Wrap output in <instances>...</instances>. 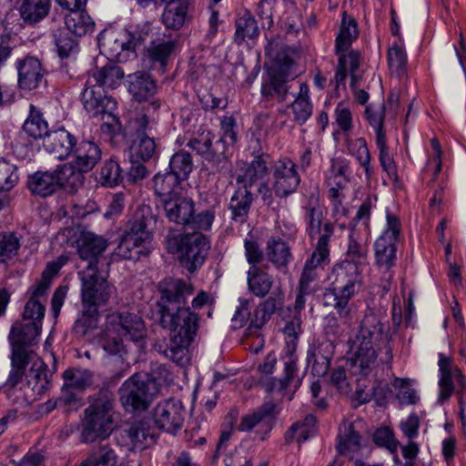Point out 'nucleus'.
<instances>
[{
	"mask_svg": "<svg viewBox=\"0 0 466 466\" xmlns=\"http://www.w3.org/2000/svg\"><path fill=\"white\" fill-rule=\"evenodd\" d=\"M42 324L29 320L15 322L10 331L11 370L5 383L9 392H21L23 401L30 404L48 390L52 374L47 366L30 347L34 345Z\"/></svg>",
	"mask_w": 466,
	"mask_h": 466,
	"instance_id": "f257e3e1",
	"label": "nucleus"
},
{
	"mask_svg": "<svg viewBox=\"0 0 466 466\" xmlns=\"http://www.w3.org/2000/svg\"><path fill=\"white\" fill-rule=\"evenodd\" d=\"M116 66L108 63L88 78L81 94L83 106L93 116H101L100 130L113 140L116 126L115 89Z\"/></svg>",
	"mask_w": 466,
	"mask_h": 466,
	"instance_id": "f03ea898",
	"label": "nucleus"
},
{
	"mask_svg": "<svg viewBox=\"0 0 466 466\" xmlns=\"http://www.w3.org/2000/svg\"><path fill=\"white\" fill-rule=\"evenodd\" d=\"M389 341V334L379 317L373 313H366L353 340L352 365L366 376L378 366L379 353L383 354L380 359L381 363H390L393 355Z\"/></svg>",
	"mask_w": 466,
	"mask_h": 466,
	"instance_id": "7ed1b4c3",
	"label": "nucleus"
},
{
	"mask_svg": "<svg viewBox=\"0 0 466 466\" xmlns=\"http://www.w3.org/2000/svg\"><path fill=\"white\" fill-rule=\"evenodd\" d=\"M116 385L114 378L104 381L94 403L85 410L81 431L83 442L105 440L113 432Z\"/></svg>",
	"mask_w": 466,
	"mask_h": 466,
	"instance_id": "20e7f679",
	"label": "nucleus"
},
{
	"mask_svg": "<svg viewBox=\"0 0 466 466\" xmlns=\"http://www.w3.org/2000/svg\"><path fill=\"white\" fill-rule=\"evenodd\" d=\"M331 287L323 294V306L333 308L342 319H350L353 299L363 286L362 269L352 264H335L332 268Z\"/></svg>",
	"mask_w": 466,
	"mask_h": 466,
	"instance_id": "39448f33",
	"label": "nucleus"
},
{
	"mask_svg": "<svg viewBox=\"0 0 466 466\" xmlns=\"http://www.w3.org/2000/svg\"><path fill=\"white\" fill-rule=\"evenodd\" d=\"M174 317L168 325L163 322V314H159V324L170 332V343L165 354L171 360L184 365L187 358V348L193 341L198 330V315L189 307H183L170 312Z\"/></svg>",
	"mask_w": 466,
	"mask_h": 466,
	"instance_id": "423d86ee",
	"label": "nucleus"
},
{
	"mask_svg": "<svg viewBox=\"0 0 466 466\" xmlns=\"http://www.w3.org/2000/svg\"><path fill=\"white\" fill-rule=\"evenodd\" d=\"M165 215L170 222L185 228L209 230L215 219L213 210H205L195 214L194 201L186 197L177 196L161 200Z\"/></svg>",
	"mask_w": 466,
	"mask_h": 466,
	"instance_id": "0eeeda50",
	"label": "nucleus"
},
{
	"mask_svg": "<svg viewBox=\"0 0 466 466\" xmlns=\"http://www.w3.org/2000/svg\"><path fill=\"white\" fill-rule=\"evenodd\" d=\"M121 392V404L127 412H142L156 396V382L147 373H136L123 383Z\"/></svg>",
	"mask_w": 466,
	"mask_h": 466,
	"instance_id": "6e6552de",
	"label": "nucleus"
},
{
	"mask_svg": "<svg viewBox=\"0 0 466 466\" xmlns=\"http://www.w3.org/2000/svg\"><path fill=\"white\" fill-rule=\"evenodd\" d=\"M386 227L374 242L375 265L384 273H390L397 260V245L400 237V221L398 216L387 211ZM392 275L389 274V279Z\"/></svg>",
	"mask_w": 466,
	"mask_h": 466,
	"instance_id": "1a4fd4ad",
	"label": "nucleus"
},
{
	"mask_svg": "<svg viewBox=\"0 0 466 466\" xmlns=\"http://www.w3.org/2000/svg\"><path fill=\"white\" fill-rule=\"evenodd\" d=\"M158 289V315L163 314V322L169 325L174 319L170 312L182 308L180 305L186 303L194 288L191 283L183 279L168 278L159 282Z\"/></svg>",
	"mask_w": 466,
	"mask_h": 466,
	"instance_id": "9d476101",
	"label": "nucleus"
},
{
	"mask_svg": "<svg viewBox=\"0 0 466 466\" xmlns=\"http://www.w3.org/2000/svg\"><path fill=\"white\" fill-rule=\"evenodd\" d=\"M176 243L179 260L190 273L202 266L210 248L209 238L198 231L181 235Z\"/></svg>",
	"mask_w": 466,
	"mask_h": 466,
	"instance_id": "9b49d317",
	"label": "nucleus"
},
{
	"mask_svg": "<svg viewBox=\"0 0 466 466\" xmlns=\"http://www.w3.org/2000/svg\"><path fill=\"white\" fill-rule=\"evenodd\" d=\"M81 279L82 304L97 307L106 303L110 297L107 282L109 268H96L90 270H79Z\"/></svg>",
	"mask_w": 466,
	"mask_h": 466,
	"instance_id": "f8f14e48",
	"label": "nucleus"
},
{
	"mask_svg": "<svg viewBox=\"0 0 466 466\" xmlns=\"http://www.w3.org/2000/svg\"><path fill=\"white\" fill-rule=\"evenodd\" d=\"M107 246L106 240L91 232H83L77 240L79 270H90L96 268H109L108 260L102 256Z\"/></svg>",
	"mask_w": 466,
	"mask_h": 466,
	"instance_id": "ddd939ff",
	"label": "nucleus"
},
{
	"mask_svg": "<svg viewBox=\"0 0 466 466\" xmlns=\"http://www.w3.org/2000/svg\"><path fill=\"white\" fill-rule=\"evenodd\" d=\"M187 147L201 155L218 172L229 167L226 147L220 142L213 143V136L209 131L203 130L187 142Z\"/></svg>",
	"mask_w": 466,
	"mask_h": 466,
	"instance_id": "4468645a",
	"label": "nucleus"
},
{
	"mask_svg": "<svg viewBox=\"0 0 466 466\" xmlns=\"http://www.w3.org/2000/svg\"><path fill=\"white\" fill-rule=\"evenodd\" d=\"M438 367V403L443 404L451 399L454 392V381L458 383L461 391L466 390V379L462 370L458 366L453 365L451 358L443 353H439Z\"/></svg>",
	"mask_w": 466,
	"mask_h": 466,
	"instance_id": "2eb2a0df",
	"label": "nucleus"
},
{
	"mask_svg": "<svg viewBox=\"0 0 466 466\" xmlns=\"http://www.w3.org/2000/svg\"><path fill=\"white\" fill-rule=\"evenodd\" d=\"M351 173L350 161L343 157L331 158L329 167L325 171V182L336 210L341 206L339 191L350 181Z\"/></svg>",
	"mask_w": 466,
	"mask_h": 466,
	"instance_id": "dca6fc26",
	"label": "nucleus"
},
{
	"mask_svg": "<svg viewBox=\"0 0 466 466\" xmlns=\"http://www.w3.org/2000/svg\"><path fill=\"white\" fill-rule=\"evenodd\" d=\"M152 417L159 430L175 434L183 425L184 409L180 401L166 400L154 408Z\"/></svg>",
	"mask_w": 466,
	"mask_h": 466,
	"instance_id": "f3484780",
	"label": "nucleus"
},
{
	"mask_svg": "<svg viewBox=\"0 0 466 466\" xmlns=\"http://www.w3.org/2000/svg\"><path fill=\"white\" fill-rule=\"evenodd\" d=\"M273 188L276 196L286 198L294 193L299 183L300 177L296 164L289 157H281L273 167Z\"/></svg>",
	"mask_w": 466,
	"mask_h": 466,
	"instance_id": "a211bd4d",
	"label": "nucleus"
},
{
	"mask_svg": "<svg viewBox=\"0 0 466 466\" xmlns=\"http://www.w3.org/2000/svg\"><path fill=\"white\" fill-rule=\"evenodd\" d=\"M277 416V407L273 401H267L250 413L242 416L238 426L240 431H250L256 427L262 433L261 439L272 430Z\"/></svg>",
	"mask_w": 466,
	"mask_h": 466,
	"instance_id": "6ab92c4d",
	"label": "nucleus"
},
{
	"mask_svg": "<svg viewBox=\"0 0 466 466\" xmlns=\"http://www.w3.org/2000/svg\"><path fill=\"white\" fill-rule=\"evenodd\" d=\"M17 85L23 90H35L46 82L44 68L41 61L35 57L27 56L16 61Z\"/></svg>",
	"mask_w": 466,
	"mask_h": 466,
	"instance_id": "aec40b11",
	"label": "nucleus"
},
{
	"mask_svg": "<svg viewBox=\"0 0 466 466\" xmlns=\"http://www.w3.org/2000/svg\"><path fill=\"white\" fill-rule=\"evenodd\" d=\"M365 446V441L357 429V423L342 421L339 429L338 452L353 460L362 452Z\"/></svg>",
	"mask_w": 466,
	"mask_h": 466,
	"instance_id": "412c9836",
	"label": "nucleus"
},
{
	"mask_svg": "<svg viewBox=\"0 0 466 466\" xmlns=\"http://www.w3.org/2000/svg\"><path fill=\"white\" fill-rule=\"evenodd\" d=\"M268 155L261 154L256 156L249 163H243L236 178L237 183L242 184L246 188L256 184L264 186L268 175Z\"/></svg>",
	"mask_w": 466,
	"mask_h": 466,
	"instance_id": "4be33fe9",
	"label": "nucleus"
},
{
	"mask_svg": "<svg viewBox=\"0 0 466 466\" xmlns=\"http://www.w3.org/2000/svg\"><path fill=\"white\" fill-rule=\"evenodd\" d=\"M76 138L66 128L60 127L50 131L43 141V147L58 159H64L72 155Z\"/></svg>",
	"mask_w": 466,
	"mask_h": 466,
	"instance_id": "5701e85b",
	"label": "nucleus"
},
{
	"mask_svg": "<svg viewBox=\"0 0 466 466\" xmlns=\"http://www.w3.org/2000/svg\"><path fill=\"white\" fill-rule=\"evenodd\" d=\"M284 78L272 74L262 82L260 103L264 107H273L277 103H283L287 99L289 86Z\"/></svg>",
	"mask_w": 466,
	"mask_h": 466,
	"instance_id": "b1692460",
	"label": "nucleus"
},
{
	"mask_svg": "<svg viewBox=\"0 0 466 466\" xmlns=\"http://www.w3.org/2000/svg\"><path fill=\"white\" fill-rule=\"evenodd\" d=\"M137 122L139 128L137 132L136 138L129 147V156L141 159L142 161H147L155 155L157 145L155 140L145 133L148 125L147 116H142Z\"/></svg>",
	"mask_w": 466,
	"mask_h": 466,
	"instance_id": "393cba45",
	"label": "nucleus"
},
{
	"mask_svg": "<svg viewBox=\"0 0 466 466\" xmlns=\"http://www.w3.org/2000/svg\"><path fill=\"white\" fill-rule=\"evenodd\" d=\"M266 256L269 262L283 274L289 271V265L293 260L289 245L279 237H270L266 244Z\"/></svg>",
	"mask_w": 466,
	"mask_h": 466,
	"instance_id": "a878e982",
	"label": "nucleus"
},
{
	"mask_svg": "<svg viewBox=\"0 0 466 466\" xmlns=\"http://www.w3.org/2000/svg\"><path fill=\"white\" fill-rule=\"evenodd\" d=\"M334 350V343L326 339L308 351V364L314 375L321 377L328 372Z\"/></svg>",
	"mask_w": 466,
	"mask_h": 466,
	"instance_id": "bb28decb",
	"label": "nucleus"
},
{
	"mask_svg": "<svg viewBox=\"0 0 466 466\" xmlns=\"http://www.w3.org/2000/svg\"><path fill=\"white\" fill-rule=\"evenodd\" d=\"M297 372V363L289 358L284 363L283 378L267 380L263 382V387L268 392H285L288 390H292L294 392L300 385Z\"/></svg>",
	"mask_w": 466,
	"mask_h": 466,
	"instance_id": "cd10ccee",
	"label": "nucleus"
},
{
	"mask_svg": "<svg viewBox=\"0 0 466 466\" xmlns=\"http://www.w3.org/2000/svg\"><path fill=\"white\" fill-rule=\"evenodd\" d=\"M124 86L129 94L138 100H147L152 96L156 91V84L151 76L145 72H137L130 74L124 80Z\"/></svg>",
	"mask_w": 466,
	"mask_h": 466,
	"instance_id": "c85d7f7f",
	"label": "nucleus"
},
{
	"mask_svg": "<svg viewBox=\"0 0 466 466\" xmlns=\"http://www.w3.org/2000/svg\"><path fill=\"white\" fill-rule=\"evenodd\" d=\"M253 201V194L248 188L240 187L235 190L228 204L231 220L238 224L245 223Z\"/></svg>",
	"mask_w": 466,
	"mask_h": 466,
	"instance_id": "c756f323",
	"label": "nucleus"
},
{
	"mask_svg": "<svg viewBox=\"0 0 466 466\" xmlns=\"http://www.w3.org/2000/svg\"><path fill=\"white\" fill-rule=\"evenodd\" d=\"M51 8V0H23L18 11L25 25L34 26L45 19Z\"/></svg>",
	"mask_w": 466,
	"mask_h": 466,
	"instance_id": "7c9ffc66",
	"label": "nucleus"
},
{
	"mask_svg": "<svg viewBox=\"0 0 466 466\" xmlns=\"http://www.w3.org/2000/svg\"><path fill=\"white\" fill-rule=\"evenodd\" d=\"M368 252L369 248L366 241L356 235L354 229H351L349 235L345 258L338 264L349 263L358 269H362V267L367 263Z\"/></svg>",
	"mask_w": 466,
	"mask_h": 466,
	"instance_id": "2f4dec72",
	"label": "nucleus"
},
{
	"mask_svg": "<svg viewBox=\"0 0 466 466\" xmlns=\"http://www.w3.org/2000/svg\"><path fill=\"white\" fill-rule=\"evenodd\" d=\"M75 156L74 164L80 172L91 170L100 158L98 147L90 141H82L77 144L72 153Z\"/></svg>",
	"mask_w": 466,
	"mask_h": 466,
	"instance_id": "473e14b6",
	"label": "nucleus"
},
{
	"mask_svg": "<svg viewBox=\"0 0 466 466\" xmlns=\"http://www.w3.org/2000/svg\"><path fill=\"white\" fill-rule=\"evenodd\" d=\"M177 40L170 34H158L147 49L148 58L165 66L167 58L175 50Z\"/></svg>",
	"mask_w": 466,
	"mask_h": 466,
	"instance_id": "72a5a7b5",
	"label": "nucleus"
},
{
	"mask_svg": "<svg viewBox=\"0 0 466 466\" xmlns=\"http://www.w3.org/2000/svg\"><path fill=\"white\" fill-rule=\"evenodd\" d=\"M248 290L258 298L266 297L273 287V277L258 266H251L247 273Z\"/></svg>",
	"mask_w": 466,
	"mask_h": 466,
	"instance_id": "f704fd0d",
	"label": "nucleus"
},
{
	"mask_svg": "<svg viewBox=\"0 0 466 466\" xmlns=\"http://www.w3.org/2000/svg\"><path fill=\"white\" fill-rule=\"evenodd\" d=\"M28 301L26 302L23 313L25 320H29L34 323L42 324L45 316V303L47 299V292L43 291L38 293L36 288L32 286L28 291Z\"/></svg>",
	"mask_w": 466,
	"mask_h": 466,
	"instance_id": "c9c22d12",
	"label": "nucleus"
},
{
	"mask_svg": "<svg viewBox=\"0 0 466 466\" xmlns=\"http://www.w3.org/2000/svg\"><path fill=\"white\" fill-rule=\"evenodd\" d=\"M65 25L66 30L76 36L91 33L95 27V23L84 8L68 12L65 16Z\"/></svg>",
	"mask_w": 466,
	"mask_h": 466,
	"instance_id": "e433bc0d",
	"label": "nucleus"
},
{
	"mask_svg": "<svg viewBox=\"0 0 466 466\" xmlns=\"http://www.w3.org/2000/svg\"><path fill=\"white\" fill-rule=\"evenodd\" d=\"M28 188L33 194L43 198L54 194L59 187L58 180L56 179L53 172L37 171L28 177Z\"/></svg>",
	"mask_w": 466,
	"mask_h": 466,
	"instance_id": "4c0bfd02",
	"label": "nucleus"
},
{
	"mask_svg": "<svg viewBox=\"0 0 466 466\" xmlns=\"http://www.w3.org/2000/svg\"><path fill=\"white\" fill-rule=\"evenodd\" d=\"M290 107L294 115V120L299 125H303L311 116L313 105L309 98V88L307 83L299 84V91Z\"/></svg>",
	"mask_w": 466,
	"mask_h": 466,
	"instance_id": "58836bf2",
	"label": "nucleus"
},
{
	"mask_svg": "<svg viewBox=\"0 0 466 466\" xmlns=\"http://www.w3.org/2000/svg\"><path fill=\"white\" fill-rule=\"evenodd\" d=\"M188 5L185 1L171 0L162 14L163 24L170 29H179L187 20Z\"/></svg>",
	"mask_w": 466,
	"mask_h": 466,
	"instance_id": "ea45409f",
	"label": "nucleus"
},
{
	"mask_svg": "<svg viewBox=\"0 0 466 466\" xmlns=\"http://www.w3.org/2000/svg\"><path fill=\"white\" fill-rule=\"evenodd\" d=\"M181 181V178L170 171L164 174L157 173L154 177L155 192L157 196L161 197L162 199L179 196Z\"/></svg>",
	"mask_w": 466,
	"mask_h": 466,
	"instance_id": "a19ab883",
	"label": "nucleus"
},
{
	"mask_svg": "<svg viewBox=\"0 0 466 466\" xmlns=\"http://www.w3.org/2000/svg\"><path fill=\"white\" fill-rule=\"evenodd\" d=\"M334 228L330 222H325L323 225V232L319 236L316 248L311 254L310 258L307 262L318 267H321L329 261V241L333 236Z\"/></svg>",
	"mask_w": 466,
	"mask_h": 466,
	"instance_id": "79ce46f5",
	"label": "nucleus"
},
{
	"mask_svg": "<svg viewBox=\"0 0 466 466\" xmlns=\"http://www.w3.org/2000/svg\"><path fill=\"white\" fill-rule=\"evenodd\" d=\"M259 35L258 23L252 14L244 10L236 19L235 42L241 45L247 38L254 39Z\"/></svg>",
	"mask_w": 466,
	"mask_h": 466,
	"instance_id": "37998d69",
	"label": "nucleus"
},
{
	"mask_svg": "<svg viewBox=\"0 0 466 466\" xmlns=\"http://www.w3.org/2000/svg\"><path fill=\"white\" fill-rule=\"evenodd\" d=\"M145 335V325L142 318L136 314L118 316V336L133 341L142 339Z\"/></svg>",
	"mask_w": 466,
	"mask_h": 466,
	"instance_id": "c03bdc74",
	"label": "nucleus"
},
{
	"mask_svg": "<svg viewBox=\"0 0 466 466\" xmlns=\"http://www.w3.org/2000/svg\"><path fill=\"white\" fill-rule=\"evenodd\" d=\"M346 147L348 152L353 156L359 164L364 168L366 177H371L374 169L370 166V154L368 149L367 142L364 137L346 138Z\"/></svg>",
	"mask_w": 466,
	"mask_h": 466,
	"instance_id": "a18cd8bd",
	"label": "nucleus"
},
{
	"mask_svg": "<svg viewBox=\"0 0 466 466\" xmlns=\"http://www.w3.org/2000/svg\"><path fill=\"white\" fill-rule=\"evenodd\" d=\"M304 220L306 223V231L309 238L313 239L317 236H321L323 232V210L317 200H310L309 205L304 208Z\"/></svg>",
	"mask_w": 466,
	"mask_h": 466,
	"instance_id": "49530a36",
	"label": "nucleus"
},
{
	"mask_svg": "<svg viewBox=\"0 0 466 466\" xmlns=\"http://www.w3.org/2000/svg\"><path fill=\"white\" fill-rule=\"evenodd\" d=\"M282 305V291L279 290L274 296H269L255 309L251 324L256 328H261Z\"/></svg>",
	"mask_w": 466,
	"mask_h": 466,
	"instance_id": "de8ad7c7",
	"label": "nucleus"
},
{
	"mask_svg": "<svg viewBox=\"0 0 466 466\" xmlns=\"http://www.w3.org/2000/svg\"><path fill=\"white\" fill-rule=\"evenodd\" d=\"M122 439H129L137 446L144 441L155 439L153 428L145 420H139L134 423H127L121 432Z\"/></svg>",
	"mask_w": 466,
	"mask_h": 466,
	"instance_id": "09e8293b",
	"label": "nucleus"
},
{
	"mask_svg": "<svg viewBox=\"0 0 466 466\" xmlns=\"http://www.w3.org/2000/svg\"><path fill=\"white\" fill-rule=\"evenodd\" d=\"M97 322V309L96 307L83 305V310L76 319L72 331L76 337H85L88 331L96 328Z\"/></svg>",
	"mask_w": 466,
	"mask_h": 466,
	"instance_id": "8fccbe9b",
	"label": "nucleus"
},
{
	"mask_svg": "<svg viewBox=\"0 0 466 466\" xmlns=\"http://www.w3.org/2000/svg\"><path fill=\"white\" fill-rule=\"evenodd\" d=\"M99 344L106 356L116 354V315L108 314L102 329Z\"/></svg>",
	"mask_w": 466,
	"mask_h": 466,
	"instance_id": "3c124183",
	"label": "nucleus"
},
{
	"mask_svg": "<svg viewBox=\"0 0 466 466\" xmlns=\"http://www.w3.org/2000/svg\"><path fill=\"white\" fill-rule=\"evenodd\" d=\"M407 54L400 41L395 42L388 50V66L391 73L403 76L407 73Z\"/></svg>",
	"mask_w": 466,
	"mask_h": 466,
	"instance_id": "603ef678",
	"label": "nucleus"
},
{
	"mask_svg": "<svg viewBox=\"0 0 466 466\" xmlns=\"http://www.w3.org/2000/svg\"><path fill=\"white\" fill-rule=\"evenodd\" d=\"M31 108L30 115L23 125V130L34 139L42 138L44 141L45 137L51 130H49L47 122L43 118L42 114L35 111L33 106H31Z\"/></svg>",
	"mask_w": 466,
	"mask_h": 466,
	"instance_id": "864d4df0",
	"label": "nucleus"
},
{
	"mask_svg": "<svg viewBox=\"0 0 466 466\" xmlns=\"http://www.w3.org/2000/svg\"><path fill=\"white\" fill-rule=\"evenodd\" d=\"M386 107L384 103H372L366 106L365 117L376 134V139L386 138L384 131Z\"/></svg>",
	"mask_w": 466,
	"mask_h": 466,
	"instance_id": "5fc2aeb1",
	"label": "nucleus"
},
{
	"mask_svg": "<svg viewBox=\"0 0 466 466\" xmlns=\"http://www.w3.org/2000/svg\"><path fill=\"white\" fill-rule=\"evenodd\" d=\"M54 43L56 51L61 58L69 57L77 53L78 43L76 38L71 36V33L66 29H57L53 34Z\"/></svg>",
	"mask_w": 466,
	"mask_h": 466,
	"instance_id": "6e6d98bb",
	"label": "nucleus"
},
{
	"mask_svg": "<svg viewBox=\"0 0 466 466\" xmlns=\"http://www.w3.org/2000/svg\"><path fill=\"white\" fill-rule=\"evenodd\" d=\"M358 35L359 32L355 20L346 21V19H343L339 34L336 38V54L348 51L352 42L358 37Z\"/></svg>",
	"mask_w": 466,
	"mask_h": 466,
	"instance_id": "4d7b16f0",
	"label": "nucleus"
},
{
	"mask_svg": "<svg viewBox=\"0 0 466 466\" xmlns=\"http://www.w3.org/2000/svg\"><path fill=\"white\" fill-rule=\"evenodd\" d=\"M170 172L177 175L182 180H186L193 169V162L190 154L180 150L175 153L169 161Z\"/></svg>",
	"mask_w": 466,
	"mask_h": 466,
	"instance_id": "13d9d810",
	"label": "nucleus"
},
{
	"mask_svg": "<svg viewBox=\"0 0 466 466\" xmlns=\"http://www.w3.org/2000/svg\"><path fill=\"white\" fill-rule=\"evenodd\" d=\"M314 433V417L308 416L305 419V422H296L290 427L289 431L286 433V441L290 442L296 440L299 443H301L306 441Z\"/></svg>",
	"mask_w": 466,
	"mask_h": 466,
	"instance_id": "bf43d9fd",
	"label": "nucleus"
},
{
	"mask_svg": "<svg viewBox=\"0 0 466 466\" xmlns=\"http://www.w3.org/2000/svg\"><path fill=\"white\" fill-rule=\"evenodd\" d=\"M376 145L379 148V160L382 169L387 173L391 181H397V167L393 157L390 155L386 138L380 137L379 139H376Z\"/></svg>",
	"mask_w": 466,
	"mask_h": 466,
	"instance_id": "052dcab7",
	"label": "nucleus"
},
{
	"mask_svg": "<svg viewBox=\"0 0 466 466\" xmlns=\"http://www.w3.org/2000/svg\"><path fill=\"white\" fill-rule=\"evenodd\" d=\"M20 246V238L15 232H0V261H5L15 256Z\"/></svg>",
	"mask_w": 466,
	"mask_h": 466,
	"instance_id": "680f3d73",
	"label": "nucleus"
},
{
	"mask_svg": "<svg viewBox=\"0 0 466 466\" xmlns=\"http://www.w3.org/2000/svg\"><path fill=\"white\" fill-rule=\"evenodd\" d=\"M18 179L16 166L0 158V191L11 190L17 184Z\"/></svg>",
	"mask_w": 466,
	"mask_h": 466,
	"instance_id": "e2e57ef3",
	"label": "nucleus"
},
{
	"mask_svg": "<svg viewBox=\"0 0 466 466\" xmlns=\"http://www.w3.org/2000/svg\"><path fill=\"white\" fill-rule=\"evenodd\" d=\"M127 245L135 244V252L137 257L146 256L149 253L151 248V236L149 232L139 229L137 231L127 232Z\"/></svg>",
	"mask_w": 466,
	"mask_h": 466,
	"instance_id": "0e129e2a",
	"label": "nucleus"
},
{
	"mask_svg": "<svg viewBox=\"0 0 466 466\" xmlns=\"http://www.w3.org/2000/svg\"><path fill=\"white\" fill-rule=\"evenodd\" d=\"M337 55L339 56V64L350 71L351 79L350 85L352 87H355L359 79L356 72L360 63V53L356 50H348Z\"/></svg>",
	"mask_w": 466,
	"mask_h": 466,
	"instance_id": "69168bd1",
	"label": "nucleus"
},
{
	"mask_svg": "<svg viewBox=\"0 0 466 466\" xmlns=\"http://www.w3.org/2000/svg\"><path fill=\"white\" fill-rule=\"evenodd\" d=\"M373 441L379 447L387 449L390 453H395L399 447L393 431L389 427L377 429L372 435Z\"/></svg>",
	"mask_w": 466,
	"mask_h": 466,
	"instance_id": "338daca9",
	"label": "nucleus"
},
{
	"mask_svg": "<svg viewBox=\"0 0 466 466\" xmlns=\"http://www.w3.org/2000/svg\"><path fill=\"white\" fill-rule=\"evenodd\" d=\"M53 173L56 179L58 180L59 187H61L66 183L73 185L76 182H81L83 172L78 171L74 163H66L59 166Z\"/></svg>",
	"mask_w": 466,
	"mask_h": 466,
	"instance_id": "774afa93",
	"label": "nucleus"
}]
</instances>
